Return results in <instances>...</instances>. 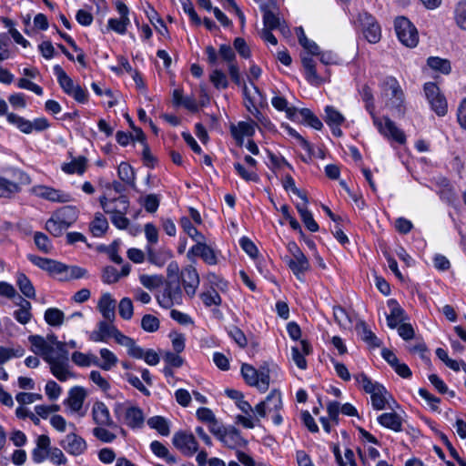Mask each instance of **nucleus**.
<instances>
[{
	"instance_id": "nucleus-1",
	"label": "nucleus",
	"mask_w": 466,
	"mask_h": 466,
	"mask_svg": "<svg viewBox=\"0 0 466 466\" xmlns=\"http://www.w3.org/2000/svg\"><path fill=\"white\" fill-rule=\"evenodd\" d=\"M28 340L32 345V351L43 357L49 364L51 373L58 380L66 381L68 378L74 377L70 370L68 351L65 343H57V352H55V348L42 336L31 335Z\"/></svg>"
},
{
	"instance_id": "nucleus-2",
	"label": "nucleus",
	"mask_w": 466,
	"mask_h": 466,
	"mask_svg": "<svg viewBox=\"0 0 466 466\" xmlns=\"http://www.w3.org/2000/svg\"><path fill=\"white\" fill-rule=\"evenodd\" d=\"M360 95L362 101L365 103L366 110L370 115L373 124L378 128L379 132L388 138L400 144H404L406 137L403 131L398 128L395 123L389 117H383L384 123H382V120L375 115L374 97L370 87L368 85H364L360 90Z\"/></svg>"
},
{
	"instance_id": "nucleus-3",
	"label": "nucleus",
	"mask_w": 466,
	"mask_h": 466,
	"mask_svg": "<svg viewBox=\"0 0 466 466\" xmlns=\"http://www.w3.org/2000/svg\"><path fill=\"white\" fill-rule=\"evenodd\" d=\"M99 203L106 214H110L111 222L119 229H126L129 225V219L125 216L129 208L127 196L107 199L104 195L99 198Z\"/></svg>"
},
{
	"instance_id": "nucleus-4",
	"label": "nucleus",
	"mask_w": 466,
	"mask_h": 466,
	"mask_svg": "<svg viewBox=\"0 0 466 466\" xmlns=\"http://www.w3.org/2000/svg\"><path fill=\"white\" fill-rule=\"evenodd\" d=\"M113 410L116 419L123 421L128 427L132 429L143 427L145 417L140 408L130 406L127 403L116 402L114 405Z\"/></svg>"
},
{
	"instance_id": "nucleus-5",
	"label": "nucleus",
	"mask_w": 466,
	"mask_h": 466,
	"mask_svg": "<svg viewBox=\"0 0 466 466\" xmlns=\"http://www.w3.org/2000/svg\"><path fill=\"white\" fill-rule=\"evenodd\" d=\"M398 39L407 47L413 48L419 43V34L415 25L406 17L399 16L394 21Z\"/></svg>"
},
{
	"instance_id": "nucleus-6",
	"label": "nucleus",
	"mask_w": 466,
	"mask_h": 466,
	"mask_svg": "<svg viewBox=\"0 0 466 466\" xmlns=\"http://www.w3.org/2000/svg\"><path fill=\"white\" fill-rule=\"evenodd\" d=\"M7 121L24 134H31L33 131L42 132L50 127V123L46 117H38L33 121L27 120L15 113H8Z\"/></svg>"
},
{
	"instance_id": "nucleus-7",
	"label": "nucleus",
	"mask_w": 466,
	"mask_h": 466,
	"mask_svg": "<svg viewBox=\"0 0 466 466\" xmlns=\"http://www.w3.org/2000/svg\"><path fill=\"white\" fill-rule=\"evenodd\" d=\"M157 299L164 309H170L175 304H180L182 302V289L179 279L167 280L162 294L157 296Z\"/></svg>"
},
{
	"instance_id": "nucleus-8",
	"label": "nucleus",
	"mask_w": 466,
	"mask_h": 466,
	"mask_svg": "<svg viewBox=\"0 0 466 466\" xmlns=\"http://www.w3.org/2000/svg\"><path fill=\"white\" fill-rule=\"evenodd\" d=\"M425 96L431 104L432 110L440 116L447 114V101L441 94L439 86L432 82L424 85Z\"/></svg>"
},
{
	"instance_id": "nucleus-9",
	"label": "nucleus",
	"mask_w": 466,
	"mask_h": 466,
	"mask_svg": "<svg viewBox=\"0 0 466 466\" xmlns=\"http://www.w3.org/2000/svg\"><path fill=\"white\" fill-rule=\"evenodd\" d=\"M173 445L186 456H192L198 451V441L191 432L179 431L172 438Z\"/></svg>"
},
{
	"instance_id": "nucleus-10",
	"label": "nucleus",
	"mask_w": 466,
	"mask_h": 466,
	"mask_svg": "<svg viewBox=\"0 0 466 466\" xmlns=\"http://www.w3.org/2000/svg\"><path fill=\"white\" fill-rule=\"evenodd\" d=\"M384 95L386 96L390 95V106L397 109L400 114L403 113L402 104L404 95L403 92L396 80L392 76L386 77L382 84Z\"/></svg>"
},
{
	"instance_id": "nucleus-11",
	"label": "nucleus",
	"mask_w": 466,
	"mask_h": 466,
	"mask_svg": "<svg viewBox=\"0 0 466 466\" xmlns=\"http://www.w3.org/2000/svg\"><path fill=\"white\" fill-rule=\"evenodd\" d=\"M281 409V394L279 390H273L263 401L255 406L254 411L258 417L264 418L267 414L279 411Z\"/></svg>"
},
{
	"instance_id": "nucleus-12",
	"label": "nucleus",
	"mask_w": 466,
	"mask_h": 466,
	"mask_svg": "<svg viewBox=\"0 0 466 466\" xmlns=\"http://www.w3.org/2000/svg\"><path fill=\"white\" fill-rule=\"evenodd\" d=\"M60 445L67 453L73 456H79L87 449L86 441L76 433L67 434L60 441Z\"/></svg>"
},
{
	"instance_id": "nucleus-13",
	"label": "nucleus",
	"mask_w": 466,
	"mask_h": 466,
	"mask_svg": "<svg viewBox=\"0 0 466 466\" xmlns=\"http://www.w3.org/2000/svg\"><path fill=\"white\" fill-rule=\"evenodd\" d=\"M92 419L96 426L103 425L108 428H117L116 423L111 418L109 410L102 401H96L92 407Z\"/></svg>"
},
{
	"instance_id": "nucleus-14",
	"label": "nucleus",
	"mask_w": 466,
	"mask_h": 466,
	"mask_svg": "<svg viewBox=\"0 0 466 466\" xmlns=\"http://www.w3.org/2000/svg\"><path fill=\"white\" fill-rule=\"evenodd\" d=\"M181 280L187 295L190 298L193 297L199 285V276L197 269L191 265L187 266L181 271Z\"/></svg>"
},
{
	"instance_id": "nucleus-15",
	"label": "nucleus",
	"mask_w": 466,
	"mask_h": 466,
	"mask_svg": "<svg viewBox=\"0 0 466 466\" xmlns=\"http://www.w3.org/2000/svg\"><path fill=\"white\" fill-rule=\"evenodd\" d=\"M360 20L363 26V35L365 38L371 44L378 43L380 39V27L374 21V18L367 13L360 16Z\"/></svg>"
},
{
	"instance_id": "nucleus-16",
	"label": "nucleus",
	"mask_w": 466,
	"mask_h": 466,
	"mask_svg": "<svg viewBox=\"0 0 466 466\" xmlns=\"http://www.w3.org/2000/svg\"><path fill=\"white\" fill-rule=\"evenodd\" d=\"M260 9L263 12L265 27L276 29L280 26V19L278 15L279 7L276 1L270 4H260Z\"/></svg>"
},
{
	"instance_id": "nucleus-17",
	"label": "nucleus",
	"mask_w": 466,
	"mask_h": 466,
	"mask_svg": "<svg viewBox=\"0 0 466 466\" xmlns=\"http://www.w3.org/2000/svg\"><path fill=\"white\" fill-rule=\"evenodd\" d=\"M35 193L37 197L53 202L66 203L71 200L69 194L46 186L36 187Z\"/></svg>"
},
{
	"instance_id": "nucleus-18",
	"label": "nucleus",
	"mask_w": 466,
	"mask_h": 466,
	"mask_svg": "<svg viewBox=\"0 0 466 466\" xmlns=\"http://www.w3.org/2000/svg\"><path fill=\"white\" fill-rule=\"evenodd\" d=\"M192 254L200 257L208 265H215L218 262L217 256L213 248L208 246L204 241H200L194 245L188 251L187 256Z\"/></svg>"
},
{
	"instance_id": "nucleus-19",
	"label": "nucleus",
	"mask_w": 466,
	"mask_h": 466,
	"mask_svg": "<svg viewBox=\"0 0 466 466\" xmlns=\"http://www.w3.org/2000/svg\"><path fill=\"white\" fill-rule=\"evenodd\" d=\"M388 305L390 308V313L387 315V324L390 329H395L407 319V315L395 299H390Z\"/></svg>"
},
{
	"instance_id": "nucleus-20",
	"label": "nucleus",
	"mask_w": 466,
	"mask_h": 466,
	"mask_svg": "<svg viewBox=\"0 0 466 466\" xmlns=\"http://www.w3.org/2000/svg\"><path fill=\"white\" fill-rule=\"evenodd\" d=\"M116 300L109 293H105L101 296L97 308L106 320L114 322L116 319Z\"/></svg>"
},
{
	"instance_id": "nucleus-21",
	"label": "nucleus",
	"mask_w": 466,
	"mask_h": 466,
	"mask_svg": "<svg viewBox=\"0 0 466 466\" xmlns=\"http://www.w3.org/2000/svg\"><path fill=\"white\" fill-rule=\"evenodd\" d=\"M86 392L82 387H74L69 390L68 398L65 403L75 412H78L83 406Z\"/></svg>"
},
{
	"instance_id": "nucleus-22",
	"label": "nucleus",
	"mask_w": 466,
	"mask_h": 466,
	"mask_svg": "<svg viewBox=\"0 0 466 466\" xmlns=\"http://www.w3.org/2000/svg\"><path fill=\"white\" fill-rule=\"evenodd\" d=\"M311 351V347L307 340L300 341V347L291 348L292 360L298 368L305 370L307 368V360L305 355H309Z\"/></svg>"
},
{
	"instance_id": "nucleus-23",
	"label": "nucleus",
	"mask_w": 466,
	"mask_h": 466,
	"mask_svg": "<svg viewBox=\"0 0 466 466\" xmlns=\"http://www.w3.org/2000/svg\"><path fill=\"white\" fill-rule=\"evenodd\" d=\"M379 423L393 431L400 432L402 431L401 417L396 412H385L378 417Z\"/></svg>"
},
{
	"instance_id": "nucleus-24",
	"label": "nucleus",
	"mask_w": 466,
	"mask_h": 466,
	"mask_svg": "<svg viewBox=\"0 0 466 466\" xmlns=\"http://www.w3.org/2000/svg\"><path fill=\"white\" fill-rule=\"evenodd\" d=\"M147 255L148 262L157 267H162L172 257V252L163 248L156 250L151 246H147Z\"/></svg>"
},
{
	"instance_id": "nucleus-25",
	"label": "nucleus",
	"mask_w": 466,
	"mask_h": 466,
	"mask_svg": "<svg viewBox=\"0 0 466 466\" xmlns=\"http://www.w3.org/2000/svg\"><path fill=\"white\" fill-rule=\"evenodd\" d=\"M356 330L361 337L362 340L368 345L373 348H379L381 345V341L377 336L368 328L367 324L363 320H360L356 325Z\"/></svg>"
},
{
	"instance_id": "nucleus-26",
	"label": "nucleus",
	"mask_w": 466,
	"mask_h": 466,
	"mask_svg": "<svg viewBox=\"0 0 466 466\" xmlns=\"http://www.w3.org/2000/svg\"><path fill=\"white\" fill-rule=\"evenodd\" d=\"M288 265L299 279L309 268V260L304 254L294 256L289 259Z\"/></svg>"
},
{
	"instance_id": "nucleus-27",
	"label": "nucleus",
	"mask_w": 466,
	"mask_h": 466,
	"mask_svg": "<svg viewBox=\"0 0 466 466\" xmlns=\"http://www.w3.org/2000/svg\"><path fill=\"white\" fill-rule=\"evenodd\" d=\"M218 440L228 448L236 449L245 444V441L237 430L224 431Z\"/></svg>"
},
{
	"instance_id": "nucleus-28",
	"label": "nucleus",
	"mask_w": 466,
	"mask_h": 466,
	"mask_svg": "<svg viewBox=\"0 0 466 466\" xmlns=\"http://www.w3.org/2000/svg\"><path fill=\"white\" fill-rule=\"evenodd\" d=\"M301 62L305 69L307 80L312 85H319L322 82V78L316 71L314 60L309 56H304L301 57Z\"/></svg>"
},
{
	"instance_id": "nucleus-29",
	"label": "nucleus",
	"mask_w": 466,
	"mask_h": 466,
	"mask_svg": "<svg viewBox=\"0 0 466 466\" xmlns=\"http://www.w3.org/2000/svg\"><path fill=\"white\" fill-rule=\"evenodd\" d=\"M87 158L84 156L73 158L69 163L62 165V170L66 174L83 175L86 169Z\"/></svg>"
},
{
	"instance_id": "nucleus-30",
	"label": "nucleus",
	"mask_w": 466,
	"mask_h": 466,
	"mask_svg": "<svg viewBox=\"0 0 466 466\" xmlns=\"http://www.w3.org/2000/svg\"><path fill=\"white\" fill-rule=\"evenodd\" d=\"M54 72L57 76V81L63 91L68 96L76 86L73 79L67 76L65 70L58 65L54 66Z\"/></svg>"
},
{
	"instance_id": "nucleus-31",
	"label": "nucleus",
	"mask_w": 466,
	"mask_h": 466,
	"mask_svg": "<svg viewBox=\"0 0 466 466\" xmlns=\"http://www.w3.org/2000/svg\"><path fill=\"white\" fill-rule=\"evenodd\" d=\"M16 285L25 297H26L27 299L35 298V289L31 280L27 278L25 274L22 272L17 273Z\"/></svg>"
},
{
	"instance_id": "nucleus-32",
	"label": "nucleus",
	"mask_w": 466,
	"mask_h": 466,
	"mask_svg": "<svg viewBox=\"0 0 466 466\" xmlns=\"http://www.w3.org/2000/svg\"><path fill=\"white\" fill-rule=\"evenodd\" d=\"M254 127L248 122H239L237 127H231V134L239 145L243 142V137H251L254 134Z\"/></svg>"
},
{
	"instance_id": "nucleus-33",
	"label": "nucleus",
	"mask_w": 466,
	"mask_h": 466,
	"mask_svg": "<svg viewBox=\"0 0 466 466\" xmlns=\"http://www.w3.org/2000/svg\"><path fill=\"white\" fill-rule=\"evenodd\" d=\"M89 228L95 237L103 236L108 228V222L106 217L102 213H96L93 221L90 223Z\"/></svg>"
},
{
	"instance_id": "nucleus-34",
	"label": "nucleus",
	"mask_w": 466,
	"mask_h": 466,
	"mask_svg": "<svg viewBox=\"0 0 466 466\" xmlns=\"http://www.w3.org/2000/svg\"><path fill=\"white\" fill-rule=\"evenodd\" d=\"M427 65L430 68L443 75H449L451 71V62L448 59L439 56H430L427 59Z\"/></svg>"
},
{
	"instance_id": "nucleus-35",
	"label": "nucleus",
	"mask_w": 466,
	"mask_h": 466,
	"mask_svg": "<svg viewBox=\"0 0 466 466\" xmlns=\"http://www.w3.org/2000/svg\"><path fill=\"white\" fill-rule=\"evenodd\" d=\"M72 361L79 367H89L98 365V358L92 353L75 351L71 356Z\"/></svg>"
},
{
	"instance_id": "nucleus-36",
	"label": "nucleus",
	"mask_w": 466,
	"mask_h": 466,
	"mask_svg": "<svg viewBox=\"0 0 466 466\" xmlns=\"http://www.w3.org/2000/svg\"><path fill=\"white\" fill-rule=\"evenodd\" d=\"M298 212L303 221L305 227L311 232L319 230V225L313 218L312 213L308 209L305 205L297 204Z\"/></svg>"
},
{
	"instance_id": "nucleus-37",
	"label": "nucleus",
	"mask_w": 466,
	"mask_h": 466,
	"mask_svg": "<svg viewBox=\"0 0 466 466\" xmlns=\"http://www.w3.org/2000/svg\"><path fill=\"white\" fill-rule=\"evenodd\" d=\"M21 299V303L19 304L20 308L15 310L14 317L19 323L25 325L28 323L32 318V314L30 312L31 303L25 299Z\"/></svg>"
},
{
	"instance_id": "nucleus-38",
	"label": "nucleus",
	"mask_w": 466,
	"mask_h": 466,
	"mask_svg": "<svg viewBox=\"0 0 466 466\" xmlns=\"http://www.w3.org/2000/svg\"><path fill=\"white\" fill-rule=\"evenodd\" d=\"M387 395L390 396L384 386L381 385L370 395L372 407L377 410L385 409L388 402Z\"/></svg>"
},
{
	"instance_id": "nucleus-39",
	"label": "nucleus",
	"mask_w": 466,
	"mask_h": 466,
	"mask_svg": "<svg viewBox=\"0 0 466 466\" xmlns=\"http://www.w3.org/2000/svg\"><path fill=\"white\" fill-rule=\"evenodd\" d=\"M46 229L54 237H60L65 230L67 229L66 225L63 220H60L56 216H53L46 222Z\"/></svg>"
},
{
	"instance_id": "nucleus-40",
	"label": "nucleus",
	"mask_w": 466,
	"mask_h": 466,
	"mask_svg": "<svg viewBox=\"0 0 466 466\" xmlns=\"http://www.w3.org/2000/svg\"><path fill=\"white\" fill-rule=\"evenodd\" d=\"M46 322L53 327H59L64 323L65 314L56 308H49L45 312Z\"/></svg>"
},
{
	"instance_id": "nucleus-41",
	"label": "nucleus",
	"mask_w": 466,
	"mask_h": 466,
	"mask_svg": "<svg viewBox=\"0 0 466 466\" xmlns=\"http://www.w3.org/2000/svg\"><path fill=\"white\" fill-rule=\"evenodd\" d=\"M56 217L63 220L66 225L67 228L73 225L77 218V211L76 208L71 206H66L62 208L58 212L55 214Z\"/></svg>"
},
{
	"instance_id": "nucleus-42",
	"label": "nucleus",
	"mask_w": 466,
	"mask_h": 466,
	"mask_svg": "<svg viewBox=\"0 0 466 466\" xmlns=\"http://www.w3.org/2000/svg\"><path fill=\"white\" fill-rule=\"evenodd\" d=\"M21 187L18 184L0 177V198H11L19 192Z\"/></svg>"
},
{
	"instance_id": "nucleus-43",
	"label": "nucleus",
	"mask_w": 466,
	"mask_h": 466,
	"mask_svg": "<svg viewBox=\"0 0 466 466\" xmlns=\"http://www.w3.org/2000/svg\"><path fill=\"white\" fill-rule=\"evenodd\" d=\"M241 374L245 381L249 386H255L258 389L259 382L257 369H255L252 365L243 363L241 366Z\"/></svg>"
},
{
	"instance_id": "nucleus-44",
	"label": "nucleus",
	"mask_w": 466,
	"mask_h": 466,
	"mask_svg": "<svg viewBox=\"0 0 466 466\" xmlns=\"http://www.w3.org/2000/svg\"><path fill=\"white\" fill-rule=\"evenodd\" d=\"M99 353L103 360V362H100L98 360V365L96 366L99 367L100 369L104 370H109L117 363L116 356L109 350L101 349Z\"/></svg>"
},
{
	"instance_id": "nucleus-45",
	"label": "nucleus",
	"mask_w": 466,
	"mask_h": 466,
	"mask_svg": "<svg viewBox=\"0 0 466 466\" xmlns=\"http://www.w3.org/2000/svg\"><path fill=\"white\" fill-rule=\"evenodd\" d=\"M150 428L157 431L161 435L167 436L170 432L167 420L161 416H154L147 420Z\"/></svg>"
},
{
	"instance_id": "nucleus-46",
	"label": "nucleus",
	"mask_w": 466,
	"mask_h": 466,
	"mask_svg": "<svg viewBox=\"0 0 466 466\" xmlns=\"http://www.w3.org/2000/svg\"><path fill=\"white\" fill-rule=\"evenodd\" d=\"M180 225L183 230L197 243L205 240V237L192 225L190 219L187 217H183L180 219Z\"/></svg>"
},
{
	"instance_id": "nucleus-47",
	"label": "nucleus",
	"mask_w": 466,
	"mask_h": 466,
	"mask_svg": "<svg viewBox=\"0 0 466 466\" xmlns=\"http://www.w3.org/2000/svg\"><path fill=\"white\" fill-rule=\"evenodd\" d=\"M107 426L98 425L92 430L94 437L104 443H111L116 439V435L107 430Z\"/></svg>"
},
{
	"instance_id": "nucleus-48",
	"label": "nucleus",
	"mask_w": 466,
	"mask_h": 466,
	"mask_svg": "<svg viewBox=\"0 0 466 466\" xmlns=\"http://www.w3.org/2000/svg\"><path fill=\"white\" fill-rule=\"evenodd\" d=\"M118 177L128 185H134L135 183V172L133 167L126 163L121 162L117 169Z\"/></svg>"
},
{
	"instance_id": "nucleus-49",
	"label": "nucleus",
	"mask_w": 466,
	"mask_h": 466,
	"mask_svg": "<svg viewBox=\"0 0 466 466\" xmlns=\"http://www.w3.org/2000/svg\"><path fill=\"white\" fill-rule=\"evenodd\" d=\"M324 120L329 126H334L336 124L341 125L344 122L345 117L340 112H339L333 106H327L325 107Z\"/></svg>"
},
{
	"instance_id": "nucleus-50",
	"label": "nucleus",
	"mask_w": 466,
	"mask_h": 466,
	"mask_svg": "<svg viewBox=\"0 0 466 466\" xmlns=\"http://www.w3.org/2000/svg\"><path fill=\"white\" fill-rule=\"evenodd\" d=\"M258 390L260 391H266L269 387V381H270V370L268 363H264L261 365L258 370Z\"/></svg>"
},
{
	"instance_id": "nucleus-51",
	"label": "nucleus",
	"mask_w": 466,
	"mask_h": 466,
	"mask_svg": "<svg viewBox=\"0 0 466 466\" xmlns=\"http://www.w3.org/2000/svg\"><path fill=\"white\" fill-rule=\"evenodd\" d=\"M209 80L217 89H226L229 84L226 74L220 69H214L209 76Z\"/></svg>"
},
{
	"instance_id": "nucleus-52",
	"label": "nucleus",
	"mask_w": 466,
	"mask_h": 466,
	"mask_svg": "<svg viewBox=\"0 0 466 466\" xmlns=\"http://www.w3.org/2000/svg\"><path fill=\"white\" fill-rule=\"evenodd\" d=\"M159 327L160 321L156 316L152 314H146L143 316L141 319V328L143 330L153 333L158 330Z\"/></svg>"
},
{
	"instance_id": "nucleus-53",
	"label": "nucleus",
	"mask_w": 466,
	"mask_h": 466,
	"mask_svg": "<svg viewBox=\"0 0 466 466\" xmlns=\"http://www.w3.org/2000/svg\"><path fill=\"white\" fill-rule=\"evenodd\" d=\"M140 283L148 289H155L160 287L164 282V278L160 275H146L139 277Z\"/></svg>"
},
{
	"instance_id": "nucleus-54",
	"label": "nucleus",
	"mask_w": 466,
	"mask_h": 466,
	"mask_svg": "<svg viewBox=\"0 0 466 466\" xmlns=\"http://www.w3.org/2000/svg\"><path fill=\"white\" fill-rule=\"evenodd\" d=\"M118 312L125 320H129L134 315L133 302L129 298H123L118 304Z\"/></svg>"
},
{
	"instance_id": "nucleus-55",
	"label": "nucleus",
	"mask_w": 466,
	"mask_h": 466,
	"mask_svg": "<svg viewBox=\"0 0 466 466\" xmlns=\"http://www.w3.org/2000/svg\"><path fill=\"white\" fill-rule=\"evenodd\" d=\"M34 241L37 248L46 253L48 254L52 250V244L48 238V237L42 233V232H35L34 235Z\"/></svg>"
},
{
	"instance_id": "nucleus-56",
	"label": "nucleus",
	"mask_w": 466,
	"mask_h": 466,
	"mask_svg": "<svg viewBox=\"0 0 466 466\" xmlns=\"http://www.w3.org/2000/svg\"><path fill=\"white\" fill-rule=\"evenodd\" d=\"M147 17L150 23L154 25V27L162 35H168V30L164 23V21L159 17L158 14L155 9L151 8V11L147 13Z\"/></svg>"
},
{
	"instance_id": "nucleus-57",
	"label": "nucleus",
	"mask_w": 466,
	"mask_h": 466,
	"mask_svg": "<svg viewBox=\"0 0 466 466\" xmlns=\"http://www.w3.org/2000/svg\"><path fill=\"white\" fill-rule=\"evenodd\" d=\"M87 271L78 266H67V273L65 276L60 277L61 281H68L70 279H78L85 278Z\"/></svg>"
},
{
	"instance_id": "nucleus-58",
	"label": "nucleus",
	"mask_w": 466,
	"mask_h": 466,
	"mask_svg": "<svg viewBox=\"0 0 466 466\" xmlns=\"http://www.w3.org/2000/svg\"><path fill=\"white\" fill-rule=\"evenodd\" d=\"M441 182L444 183V188H440L441 198L448 203H452L456 199L454 188L445 177H441Z\"/></svg>"
},
{
	"instance_id": "nucleus-59",
	"label": "nucleus",
	"mask_w": 466,
	"mask_h": 466,
	"mask_svg": "<svg viewBox=\"0 0 466 466\" xmlns=\"http://www.w3.org/2000/svg\"><path fill=\"white\" fill-rule=\"evenodd\" d=\"M200 298L203 301V303L207 307H210L212 305L218 306L221 304V298L218 291L214 289H211L210 290H208L207 292H203L200 295Z\"/></svg>"
},
{
	"instance_id": "nucleus-60",
	"label": "nucleus",
	"mask_w": 466,
	"mask_h": 466,
	"mask_svg": "<svg viewBox=\"0 0 466 466\" xmlns=\"http://www.w3.org/2000/svg\"><path fill=\"white\" fill-rule=\"evenodd\" d=\"M237 173L246 181L258 182L259 177L254 171L248 170L242 164L237 162L234 164Z\"/></svg>"
},
{
	"instance_id": "nucleus-61",
	"label": "nucleus",
	"mask_w": 466,
	"mask_h": 466,
	"mask_svg": "<svg viewBox=\"0 0 466 466\" xmlns=\"http://www.w3.org/2000/svg\"><path fill=\"white\" fill-rule=\"evenodd\" d=\"M455 19L457 25L463 30H466V0L461 1L455 10Z\"/></svg>"
},
{
	"instance_id": "nucleus-62",
	"label": "nucleus",
	"mask_w": 466,
	"mask_h": 466,
	"mask_svg": "<svg viewBox=\"0 0 466 466\" xmlns=\"http://www.w3.org/2000/svg\"><path fill=\"white\" fill-rule=\"evenodd\" d=\"M228 335L240 348H245L247 346L248 339L244 332L238 327H232L228 330Z\"/></svg>"
},
{
	"instance_id": "nucleus-63",
	"label": "nucleus",
	"mask_w": 466,
	"mask_h": 466,
	"mask_svg": "<svg viewBox=\"0 0 466 466\" xmlns=\"http://www.w3.org/2000/svg\"><path fill=\"white\" fill-rule=\"evenodd\" d=\"M120 274L117 269L112 266H107L103 270L102 279L105 283L112 284L118 281Z\"/></svg>"
},
{
	"instance_id": "nucleus-64",
	"label": "nucleus",
	"mask_w": 466,
	"mask_h": 466,
	"mask_svg": "<svg viewBox=\"0 0 466 466\" xmlns=\"http://www.w3.org/2000/svg\"><path fill=\"white\" fill-rule=\"evenodd\" d=\"M129 23L130 20H126L121 17L120 19L111 18L108 20V27L118 34H124Z\"/></svg>"
}]
</instances>
